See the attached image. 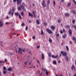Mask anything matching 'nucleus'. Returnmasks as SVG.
Here are the masks:
<instances>
[{"label":"nucleus","mask_w":76,"mask_h":76,"mask_svg":"<svg viewBox=\"0 0 76 76\" xmlns=\"http://www.w3.org/2000/svg\"><path fill=\"white\" fill-rule=\"evenodd\" d=\"M50 28L52 30H54L55 29V27L54 26H52L50 27Z\"/></svg>","instance_id":"obj_9"},{"label":"nucleus","mask_w":76,"mask_h":76,"mask_svg":"<svg viewBox=\"0 0 76 76\" xmlns=\"http://www.w3.org/2000/svg\"><path fill=\"white\" fill-rule=\"evenodd\" d=\"M28 26H26L25 28L26 31H28Z\"/></svg>","instance_id":"obj_37"},{"label":"nucleus","mask_w":76,"mask_h":76,"mask_svg":"<svg viewBox=\"0 0 76 76\" xmlns=\"http://www.w3.org/2000/svg\"><path fill=\"white\" fill-rule=\"evenodd\" d=\"M61 62V61H60V60L58 61V63H60Z\"/></svg>","instance_id":"obj_61"},{"label":"nucleus","mask_w":76,"mask_h":76,"mask_svg":"<svg viewBox=\"0 0 76 76\" xmlns=\"http://www.w3.org/2000/svg\"><path fill=\"white\" fill-rule=\"evenodd\" d=\"M74 27L75 28V31H76V26L75 25H74Z\"/></svg>","instance_id":"obj_50"},{"label":"nucleus","mask_w":76,"mask_h":76,"mask_svg":"<svg viewBox=\"0 0 76 76\" xmlns=\"http://www.w3.org/2000/svg\"><path fill=\"white\" fill-rule=\"evenodd\" d=\"M11 13H12V10H10L8 12L9 15H10V14H11Z\"/></svg>","instance_id":"obj_31"},{"label":"nucleus","mask_w":76,"mask_h":76,"mask_svg":"<svg viewBox=\"0 0 76 76\" xmlns=\"http://www.w3.org/2000/svg\"><path fill=\"white\" fill-rule=\"evenodd\" d=\"M58 23H60L61 22V19H59L58 20Z\"/></svg>","instance_id":"obj_32"},{"label":"nucleus","mask_w":76,"mask_h":76,"mask_svg":"<svg viewBox=\"0 0 76 76\" xmlns=\"http://www.w3.org/2000/svg\"><path fill=\"white\" fill-rule=\"evenodd\" d=\"M41 34L43 35V34H44V32H43V31L42 30H41Z\"/></svg>","instance_id":"obj_30"},{"label":"nucleus","mask_w":76,"mask_h":76,"mask_svg":"<svg viewBox=\"0 0 76 76\" xmlns=\"http://www.w3.org/2000/svg\"><path fill=\"white\" fill-rule=\"evenodd\" d=\"M64 0H61V2L62 3H64Z\"/></svg>","instance_id":"obj_52"},{"label":"nucleus","mask_w":76,"mask_h":76,"mask_svg":"<svg viewBox=\"0 0 76 76\" xmlns=\"http://www.w3.org/2000/svg\"><path fill=\"white\" fill-rule=\"evenodd\" d=\"M3 25V22H1V21L0 20V26L1 27Z\"/></svg>","instance_id":"obj_7"},{"label":"nucleus","mask_w":76,"mask_h":76,"mask_svg":"<svg viewBox=\"0 0 76 76\" xmlns=\"http://www.w3.org/2000/svg\"><path fill=\"white\" fill-rule=\"evenodd\" d=\"M47 4L48 5L50 4V0H47Z\"/></svg>","instance_id":"obj_24"},{"label":"nucleus","mask_w":76,"mask_h":76,"mask_svg":"<svg viewBox=\"0 0 76 76\" xmlns=\"http://www.w3.org/2000/svg\"><path fill=\"white\" fill-rule=\"evenodd\" d=\"M15 15L16 16H18L19 15V13L18 12H15Z\"/></svg>","instance_id":"obj_21"},{"label":"nucleus","mask_w":76,"mask_h":76,"mask_svg":"<svg viewBox=\"0 0 76 76\" xmlns=\"http://www.w3.org/2000/svg\"><path fill=\"white\" fill-rule=\"evenodd\" d=\"M61 53L63 56H67V53L66 52L61 51Z\"/></svg>","instance_id":"obj_3"},{"label":"nucleus","mask_w":76,"mask_h":76,"mask_svg":"<svg viewBox=\"0 0 76 76\" xmlns=\"http://www.w3.org/2000/svg\"><path fill=\"white\" fill-rule=\"evenodd\" d=\"M61 53H60L59 54V57H61Z\"/></svg>","instance_id":"obj_58"},{"label":"nucleus","mask_w":76,"mask_h":76,"mask_svg":"<svg viewBox=\"0 0 76 76\" xmlns=\"http://www.w3.org/2000/svg\"><path fill=\"white\" fill-rule=\"evenodd\" d=\"M53 64H54L55 65L57 64V62L56 61H53Z\"/></svg>","instance_id":"obj_25"},{"label":"nucleus","mask_w":76,"mask_h":76,"mask_svg":"<svg viewBox=\"0 0 76 76\" xmlns=\"http://www.w3.org/2000/svg\"><path fill=\"white\" fill-rule=\"evenodd\" d=\"M3 69L4 70H6V67L4 66L3 67Z\"/></svg>","instance_id":"obj_46"},{"label":"nucleus","mask_w":76,"mask_h":76,"mask_svg":"<svg viewBox=\"0 0 76 76\" xmlns=\"http://www.w3.org/2000/svg\"><path fill=\"white\" fill-rule=\"evenodd\" d=\"M23 51V52H25V49H21L20 48H19V53H20V54L22 53V52Z\"/></svg>","instance_id":"obj_2"},{"label":"nucleus","mask_w":76,"mask_h":76,"mask_svg":"<svg viewBox=\"0 0 76 76\" xmlns=\"http://www.w3.org/2000/svg\"><path fill=\"white\" fill-rule=\"evenodd\" d=\"M73 1H74L75 4L76 5V2L75 1V0H73Z\"/></svg>","instance_id":"obj_44"},{"label":"nucleus","mask_w":76,"mask_h":76,"mask_svg":"<svg viewBox=\"0 0 76 76\" xmlns=\"http://www.w3.org/2000/svg\"><path fill=\"white\" fill-rule=\"evenodd\" d=\"M70 12L71 13H72L73 14H76V12H75V10H72L70 11Z\"/></svg>","instance_id":"obj_19"},{"label":"nucleus","mask_w":76,"mask_h":76,"mask_svg":"<svg viewBox=\"0 0 76 76\" xmlns=\"http://www.w3.org/2000/svg\"><path fill=\"white\" fill-rule=\"evenodd\" d=\"M22 5H23L24 6H25V4L24 3H23L22 4Z\"/></svg>","instance_id":"obj_55"},{"label":"nucleus","mask_w":76,"mask_h":76,"mask_svg":"<svg viewBox=\"0 0 76 76\" xmlns=\"http://www.w3.org/2000/svg\"><path fill=\"white\" fill-rule=\"evenodd\" d=\"M21 2L19 1V0H17V3L18 5H19L20 4H21Z\"/></svg>","instance_id":"obj_6"},{"label":"nucleus","mask_w":76,"mask_h":76,"mask_svg":"<svg viewBox=\"0 0 76 76\" xmlns=\"http://www.w3.org/2000/svg\"><path fill=\"white\" fill-rule=\"evenodd\" d=\"M45 2V0H42V5L43 6V7H45L46 6Z\"/></svg>","instance_id":"obj_1"},{"label":"nucleus","mask_w":76,"mask_h":76,"mask_svg":"<svg viewBox=\"0 0 76 76\" xmlns=\"http://www.w3.org/2000/svg\"><path fill=\"white\" fill-rule=\"evenodd\" d=\"M9 18V16H7V17L6 19H7V18Z\"/></svg>","instance_id":"obj_63"},{"label":"nucleus","mask_w":76,"mask_h":76,"mask_svg":"<svg viewBox=\"0 0 76 76\" xmlns=\"http://www.w3.org/2000/svg\"><path fill=\"white\" fill-rule=\"evenodd\" d=\"M63 32H66V31L65 30V29H63Z\"/></svg>","instance_id":"obj_54"},{"label":"nucleus","mask_w":76,"mask_h":76,"mask_svg":"<svg viewBox=\"0 0 76 76\" xmlns=\"http://www.w3.org/2000/svg\"><path fill=\"white\" fill-rule=\"evenodd\" d=\"M19 15L20 19H22V18H21V16H20V14H19Z\"/></svg>","instance_id":"obj_43"},{"label":"nucleus","mask_w":76,"mask_h":76,"mask_svg":"<svg viewBox=\"0 0 76 76\" xmlns=\"http://www.w3.org/2000/svg\"><path fill=\"white\" fill-rule=\"evenodd\" d=\"M73 69H75V66H74V65H73L72 67H71V70H73Z\"/></svg>","instance_id":"obj_23"},{"label":"nucleus","mask_w":76,"mask_h":76,"mask_svg":"<svg viewBox=\"0 0 76 76\" xmlns=\"http://www.w3.org/2000/svg\"><path fill=\"white\" fill-rule=\"evenodd\" d=\"M42 60H44V54L43 53H42Z\"/></svg>","instance_id":"obj_12"},{"label":"nucleus","mask_w":76,"mask_h":76,"mask_svg":"<svg viewBox=\"0 0 76 76\" xmlns=\"http://www.w3.org/2000/svg\"><path fill=\"white\" fill-rule=\"evenodd\" d=\"M12 68H10L8 69V71H12Z\"/></svg>","instance_id":"obj_29"},{"label":"nucleus","mask_w":76,"mask_h":76,"mask_svg":"<svg viewBox=\"0 0 76 76\" xmlns=\"http://www.w3.org/2000/svg\"><path fill=\"white\" fill-rule=\"evenodd\" d=\"M21 25L22 26H24V25H25V23H21Z\"/></svg>","instance_id":"obj_39"},{"label":"nucleus","mask_w":76,"mask_h":76,"mask_svg":"<svg viewBox=\"0 0 76 76\" xmlns=\"http://www.w3.org/2000/svg\"><path fill=\"white\" fill-rule=\"evenodd\" d=\"M65 15L66 16H67V17H68L69 16V14L68 13H66L65 14Z\"/></svg>","instance_id":"obj_27"},{"label":"nucleus","mask_w":76,"mask_h":76,"mask_svg":"<svg viewBox=\"0 0 76 76\" xmlns=\"http://www.w3.org/2000/svg\"><path fill=\"white\" fill-rule=\"evenodd\" d=\"M65 60H66V61H69V58L67 56H66L65 57Z\"/></svg>","instance_id":"obj_20"},{"label":"nucleus","mask_w":76,"mask_h":76,"mask_svg":"<svg viewBox=\"0 0 76 76\" xmlns=\"http://www.w3.org/2000/svg\"><path fill=\"white\" fill-rule=\"evenodd\" d=\"M70 44H72V41H70Z\"/></svg>","instance_id":"obj_56"},{"label":"nucleus","mask_w":76,"mask_h":76,"mask_svg":"<svg viewBox=\"0 0 76 76\" xmlns=\"http://www.w3.org/2000/svg\"><path fill=\"white\" fill-rule=\"evenodd\" d=\"M36 22L37 24V25H39V20H36Z\"/></svg>","instance_id":"obj_14"},{"label":"nucleus","mask_w":76,"mask_h":76,"mask_svg":"<svg viewBox=\"0 0 76 76\" xmlns=\"http://www.w3.org/2000/svg\"><path fill=\"white\" fill-rule=\"evenodd\" d=\"M69 76H71V74L70 73H69Z\"/></svg>","instance_id":"obj_64"},{"label":"nucleus","mask_w":76,"mask_h":76,"mask_svg":"<svg viewBox=\"0 0 76 76\" xmlns=\"http://www.w3.org/2000/svg\"><path fill=\"white\" fill-rule=\"evenodd\" d=\"M53 4L54 5H56V2L55 1H53Z\"/></svg>","instance_id":"obj_40"},{"label":"nucleus","mask_w":76,"mask_h":76,"mask_svg":"<svg viewBox=\"0 0 76 76\" xmlns=\"http://www.w3.org/2000/svg\"><path fill=\"white\" fill-rule=\"evenodd\" d=\"M14 13V12H12V13H11V15H12V16H13V13Z\"/></svg>","instance_id":"obj_49"},{"label":"nucleus","mask_w":76,"mask_h":76,"mask_svg":"<svg viewBox=\"0 0 76 76\" xmlns=\"http://www.w3.org/2000/svg\"><path fill=\"white\" fill-rule=\"evenodd\" d=\"M72 23L74 24V23H75V19L73 20H72Z\"/></svg>","instance_id":"obj_33"},{"label":"nucleus","mask_w":76,"mask_h":76,"mask_svg":"<svg viewBox=\"0 0 76 76\" xmlns=\"http://www.w3.org/2000/svg\"><path fill=\"white\" fill-rule=\"evenodd\" d=\"M69 32L70 36V37H72V30H71V29H69Z\"/></svg>","instance_id":"obj_5"},{"label":"nucleus","mask_w":76,"mask_h":76,"mask_svg":"<svg viewBox=\"0 0 76 76\" xmlns=\"http://www.w3.org/2000/svg\"><path fill=\"white\" fill-rule=\"evenodd\" d=\"M32 38L33 39H35V37L34 36L32 37Z\"/></svg>","instance_id":"obj_53"},{"label":"nucleus","mask_w":76,"mask_h":76,"mask_svg":"<svg viewBox=\"0 0 76 76\" xmlns=\"http://www.w3.org/2000/svg\"><path fill=\"white\" fill-rule=\"evenodd\" d=\"M51 53H49V54H48V56H49V57H51Z\"/></svg>","instance_id":"obj_38"},{"label":"nucleus","mask_w":76,"mask_h":76,"mask_svg":"<svg viewBox=\"0 0 76 76\" xmlns=\"http://www.w3.org/2000/svg\"><path fill=\"white\" fill-rule=\"evenodd\" d=\"M33 14L35 18H36V15H35V12L34 11H33Z\"/></svg>","instance_id":"obj_8"},{"label":"nucleus","mask_w":76,"mask_h":76,"mask_svg":"<svg viewBox=\"0 0 76 76\" xmlns=\"http://www.w3.org/2000/svg\"><path fill=\"white\" fill-rule=\"evenodd\" d=\"M45 71L46 72V75H48V72L47 71V69H44V72H45Z\"/></svg>","instance_id":"obj_13"},{"label":"nucleus","mask_w":76,"mask_h":76,"mask_svg":"<svg viewBox=\"0 0 76 76\" xmlns=\"http://www.w3.org/2000/svg\"><path fill=\"white\" fill-rule=\"evenodd\" d=\"M71 4H72L71 3V2H69L67 6L68 7H70V6H71Z\"/></svg>","instance_id":"obj_15"},{"label":"nucleus","mask_w":76,"mask_h":76,"mask_svg":"<svg viewBox=\"0 0 76 76\" xmlns=\"http://www.w3.org/2000/svg\"><path fill=\"white\" fill-rule=\"evenodd\" d=\"M60 33H61V34H63V31H60Z\"/></svg>","instance_id":"obj_59"},{"label":"nucleus","mask_w":76,"mask_h":76,"mask_svg":"<svg viewBox=\"0 0 76 76\" xmlns=\"http://www.w3.org/2000/svg\"><path fill=\"white\" fill-rule=\"evenodd\" d=\"M7 61V59L6 58H5V63H6Z\"/></svg>","instance_id":"obj_48"},{"label":"nucleus","mask_w":76,"mask_h":76,"mask_svg":"<svg viewBox=\"0 0 76 76\" xmlns=\"http://www.w3.org/2000/svg\"><path fill=\"white\" fill-rule=\"evenodd\" d=\"M59 37V34H56V37Z\"/></svg>","instance_id":"obj_51"},{"label":"nucleus","mask_w":76,"mask_h":76,"mask_svg":"<svg viewBox=\"0 0 76 76\" xmlns=\"http://www.w3.org/2000/svg\"><path fill=\"white\" fill-rule=\"evenodd\" d=\"M3 73L4 75H6V72L4 71H3Z\"/></svg>","instance_id":"obj_42"},{"label":"nucleus","mask_w":76,"mask_h":76,"mask_svg":"<svg viewBox=\"0 0 76 76\" xmlns=\"http://www.w3.org/2000/svg\"><path fill=\"white\" fill-rule=\"evenodd\" d=\"M72 39L73 40H74L75 42V43L76 44V37H72Z\"/></svg>","instance_id":"obj_10"},{"label":"nucleus","mask_w":76,"mask_h":76,"mask_svg":"<svg viewBox=\"0 0 76 76\" xmlns=\"http://www.w3.org/2000/svg\"><path fill=\"white\" fill-rule=\"evenodd\" d=\"M66 28L69 29L70 28V26L69 25H66Z\"/></svg>","instance_id":"obj_17"},{"label":"nucleus","mask_w":76,"mask_h":76,"mask_svg":"<svg viewBox=\"0 0 76 76\" xmlns=\"http://www.w3.org/2000/svg\"><path fill=\"white\" fill-rule=\"evenodd\" d=\"M16 1H17V0H13L14 3H16Z\"/></svg>","instance_id":"obj_47"},{"label":"nucleus","mask_w":76,"mask_h":76,"mask_svg":"<svg viewBox=\"0 0 76 76\" xmlns=\"http://www.w3.org/2000/svg\"><path fill=\"white\" fill-rule=\"evenodd\" d=\"M47 25V23L46 22H45L44 23V25L45 26H46V25Z\"/></svg>","instance_id":"obj_41"},{"label":"nucleus","mask_w":76,"mask_h":76,"mask_svg":"<svg viewBox=\"0 0 76 76\" xmlns=\"http://www.w3.org/2000/svg\"><path fill=\"white\" fill-rule=\"evenodd\" d=\"M66 48L67 51H69V47H68V46H66Z\"/></svg>","instance_id":"obj_22"},{"label":"nucleus","mask_w":76,"mask_h":76,"mask_svg":"<svg viewBox=\"0 0 76 76\" xmlns=\"http://www.w3.org/2000/svg\"><path fill=\"white\" fill-rule=\"evenodd\" d=\"M57 57H58V56L57 55H56L55 56H54V55H52V58H57Z\"/></svg>","instance_id":"obj_11"},{"label":"nucleus","mask_w":76,"mask_h":76,"mask_svg":"<svg viewBox=\"0 0 76 76\" xmlns=\"http://www.w3.org/2000/svg\"><path fill=\"white\" fill-rule=\"evenodd\" d=\"M21 16H23V15H24V13H23V12H21Z\"/></svg>","instance_id":"obj_35"},{"label":"nucleus","mask_w":76,"mask_h":76,"mask_svg":"<svg viewBox=\"0 0 76 76\" xmlns=\"http://www.w3.org/2000/svg\"><path fill=\"white\" fill-rule=\"evenodd\" d=\"M46 31L48 34H51L53 33V32L51 30H50V29L49 28H47L46 29Z\"/></svg>","instance_id":"obj_4"},{"label":"nucleus","mask_w":76,"mask_h":76,"mask_svg":"<svg viewBox=\"0 0 76 76\" xmlns=\"http://www.w3.org/2000/svg\"><path fill=\"white\" fill-rule=\"evenodd\" d=\"M28 16H29L32 17L33 16V15H32L31 12H28Z\"/></svg>","instance_id":"obj_18"},{"label":"nucleus","mask_w":76,"mask_h":76,"mask_svg":"<svg viewBox=\"0 0 76 76\" xmlns=\"http://www.w3.org/2000/svg\"><path fill=\"white\" fill-rule=\"evenodd\" d=\"M12 12H14L15 11V8H13L12 9Z\"/></svg>","instance_id":"obj_34"},{"label":"nucleus","mask_w":76,"mask_h":76,"mask_svg":"<svg viewBox=\"0 0 76 76\" xmlns=\"http://www.w3.org/2000/svg\"><path fill=\"white\" fill-rule=\"evenodd\" d=\"M6 1H5L4 2V4H6Z\"/></svg>","instance_id":"obj_62"},{"label":"nucleus","mask_w":76,"mask_h":76,"mask_svg":"<svg viewBox=\"0 0 76 76\" xmlns=\"http://www.w3.org/2000/svg\"><path fill=\"white\" fill-rule=\"evenodd\" d=\"M64 38H66V37H67V35L66 34H64L62 36Z\"/></svg>","instance_id":"obj_16"},{"label":"nucleus","mask_w":76,"mask_h":76,"mask_svg":"<svg viewBox=\"0 0 76 76\" xmlns=\"http://www.w3.org/2000/svg\"><path fill=\"white\" fill-rule=\"evenodd\" d=\"M21 6H20V7H18V10H21Z\"/></svg>","instance_id":"obj_26"},{"label":"nucleus","mask_w":76,"mask_h":76,"mask_svg":"<svg viewBox=\"0 0 76 76\" xmlns=\"http://www.w3.org/2000/svg\"><path fill=\"white\" fill-rule=\"evenodd\" d=\"M21 6V7L22 8V9L24 10V9H25V7L23 6Z\"/></svg>","instance_id":"obj_36"},{"label":"nucleus","mask_w":76,"mask_h":76,"mask_svg":"<svg viewBox=\"0 0 76 76\" xmlns=\"http://www.w3.org/2000/svg\"><path fill=\"white\" fill-rule=\"evenodd\" d=\"M37 62L38 63H39V64L40 65H41L40 64V63H39V61H38L37 59Z\"/></svg>","instance_id":"obj_45"},{"label":"nucleus","mask_w":76,"mask_h":76,"mask_svg":"<svg viewBox=\"0 0 76 76\" xmlns=\"http://www.w3.org/2000/svg\"><path fill=\"white\" fill-rule=\"evenodd\" d=\"M49 41L50 42H51H51H52V40H51V38H49Z\"/></svg>","instance_id":"obj_28"},{"label":"nucleus","mask_w":76,"mask_h":76,"mask_svg":"<svg viewBox=\"0 0 76 76\" xmlns=\"http://www.w3.org/2000/svg\"><path fill=\"white\" fill-rule=\"evenodd\" d=\"M39 46H37V48H39Z\"/></svg>","instance_id":"obj_60"},{"label":"nucleus","mask_w":76,"mask_h":76,"mask_svg":"<svg viewBox=\"0 0 76 76\" xmlns=\"http://www.w3.org/2000/svg\"><path fill=\"white\" fill-rule=\"evenodd\" d=\"M28 63V62H27V61L25 63V65H26V63Z\"/></svg>","instance_id":"obj_57"}]
</instances>
